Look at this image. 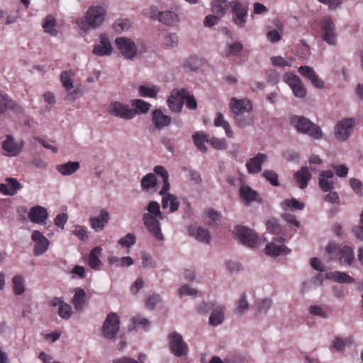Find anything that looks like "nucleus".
<instances>
[{
  "label": "nucleus",
  "mask_w": 363,
  "mask_h": 363,
  "mask_svg": "<svg viewBox=\"0 0 363 363\" xmlns=\"http://www.w3.org/2000/svg\"><path fill=\"white\" fill-rule=\"evenodd\" d=\"M273 301L271 298L265 297L256 301L257 311L261 313H266L271 308Z\"/></svg>",
  "instance_id": "nucleus-51"
},
{
  "label": "nucleus",
  "mask_w": 363,
  "mask_h": 363,
  "mask_svg": "<svg viewBox=\"0 0 363 363\" xmlns=\"http://www.w3.org/2000/svg\"><path fill=\"white\" fill-rule=\"evenodd\" d=\"M290 124L303 134L308 135L315 140L323 138L320 128L304 116L293 115L289 118Z\"/></svg>",
  "instance_id": "nucleus-3"
},
{
  "label": "nucleus",
  "mask_w": 363,
  "mask_h": 363,
  "mask_svg": "<svg viewBox=\"0 0 363 363\" xmlns=\"http://www.w3.org/2000/svg\"><path fill=\"white\" fill-rule=\"evenodd\" d=\"M309 313L313 315L319 316L322 318L326 319L328 318V315L325 313L322 307L316 305L311 306L308 308Z\"/></svg>",
  "instance_id": "nucleus-62"
},
{
  "label": "nucleus",
  "mask_w": 363,
  "mask_h": 363,
  "mask_svg": "<svg viewBox=\"0 0 363 363\" xmlns=\"http://www.w3.org/2000/svg\"><path fill=\"white\" fill-rule=\"evenodd\" d=\"M32 240L35 242L33 253L36 256L44 254L49 247L50 241L38 230H34L31 236Z\"/></svg>",
  "instance_id": "nucleus-18"
},
{
  "label": "nucleus",
  "mask_w": 363,
  "mask_h": 363,
  "mask_svg": "<svg viewBox=\"0 0 363 363\" xmlns=\"http://www.w3.org/2000/svg\"><path fill=\"white\" fill-rule=\"evenodd\" d=\"M8 109L16 113H22V107L16 101L11 99L6 94L0 93V115L5 113Z\"/></svg>",
  "instance_id": "nucleus-25"
},
{
  "label": "nucleus",
  "mask_w": 363,
  "mask_h": 363,
  "mask_svg": "<svg viewBox=\"0 0 363 363\" xmlns=\"http://www.w3.org/2000/svg\"><path fill=\"white\" fill-rule=\"evenodd\" d=\"M108 262L116 267H124L132 265L134 262L130 257H118L113 255L108 257Z\"/></svg>",
  "instance_id": "nucleus-37"
},
{
  "label": "nucleus",
  "mask_w": 363,
  "mask_h": 363,
  "mask_svg": "<svg viewBox=\"0 0 363 363\" xmlns=\"http://www.w3.org/2000/svg\"><path fill=\"white\" fill-rule=\"evenodd\" d=\"M131 104L133 107H135L138 111V113H147L151 107V104L148 102H146L142 99H134L131 101Z\"/></svg>",
  "instance_id": "nucleus-53"
},
{
  "label": "nucleus",
  "mask_w": 363,
  "mask_h": 363,
  "mask_svg": "<svg viewBox=\"0 0 363 363\" xmlns=\"http://www.w3.org/2000/svg\"><path fill=\"white\" fill-rule=\"evenodd\" d=\"M240 196L247 202H251L256 200L257 191L252 190L247 185H242L240 188Z\"/></svg>",
  "instance_id": "nucleus-45"
},
{
  "label": "nucleus",
  "mask_w": 363,
  "mask_h": 363,
  "mask_svg": "<svg viewBox=\"0 0 363 363\" xmlns=\"http://www.w3.org/2000/svg\"><path fill=\"white\" fill-rule=\"evenodd\" d=\"M113 52V47L110 40L106 34H101L99 35V42H97L93 48V54L99 56H108Z\"/></svg>",
  "instance_id": "nucleus-17"
},
{
  "label": "nucleus",
  "mask_w": 363,
  "mask_h": 363,
  "mask_svg": "<svg viewBox=\"0 0 363 363\" xmlns=\"http://www.w3.org/2000/svg\"><path fill=\"white\" fill-rule=\"evenodd\" d=\"M154 172L162 178L163 186L162 187V194L165 191H169L170 189V184L169 182V173L165 168L161 165H157L154 167Z\"/></svg>",
  "instance_id": "nucleus-39"
},
{
  "label": "nucleus",
  "mask_w": 363,
  "mask_h": 363,
  "mask_svg": "<svg viewBox=\"0 0 363 363\" xmlns=\"http://www.w3.org/2000/svg\"><path fill=\"white\" fill-rule=\"evenodd\" d=\"M186 96L187 90L186 89H174L167 99L169 108L174 112H180L183 107L184 97Z\"/></svg>",
  "instance_id": "nucleus-14"
},
{
  "label": "nucleus",
  "mask_w": 363,
  "mask_h": 363,
  "mask_svg": "<svg viewBox=\"0 0 363 363\" xmlns=\"http://www.w3.org/2000/svg\"><path fill=\"white\" fill-rule=\"evenodd\" d=\"M233 16V22L239 28H242L246 24V18L248 12V6L241 4L239 1H231L228 3Z\"/></svg>",
  "instance_id": "nucleus-8"
},
{
  "label": "nucleus",
  "mask_w": 363,
  "mask_h": 363,
  "mask_svg": "<svg viewBox=\"0 0 363 363\" xmlns=\"http://www.w3.org/2000/svg\"><path fill=\"white\" fill-rule=\"evenodd\" d=\"M262 176L273 186H279L278 174L272 170H264Z\"/></svg>",
  "instance_id": "nucleus-55"
},
{
  "label": "nucleus",
  "mask_w": 363,
  "mask_h": 363,
  "mask_svg": "<svg viewBox=\"0 0 363 363\" xmlns=\"http://www.w3.org/2000/svg\"><path fill=\"white\" fill-rule=\"evenodd\" d=\"M225 311L226 308L225 306L220 305L216 306L211 314L209 324L213 326L220 325L224 321Z\"/></svg>",
  "instance_id": "nucleus-32"
},
{
  "label": "nucleus",
  "mask_w": 363,
  "mask_h": 363,
  "mask_svg": "<svg viewBox=\"0 0 363 363\" xmlns=\"http://www.w3.org/2000/svg\"><path fill=\"white\" fill-rule=\"evenodd\" d=\"M74 72L71 70H65L60 74V81L65 91H70L74 88L73 78Z\"/></svg>",
  "instance_id": "nucleus-38"
},
{
  "label": "nucleus",
  "mask_w": 363,
  "mask_h": 363,
  "mask_svg": "<svg viewBox=\"0 0 363 363\" xmlns=\"http://www.w3.org/2000/svg\"><path fill=\"white\" fill-rule=\"evenodd\" d=\"M159 194L162 196V208L163 209L169 208V212L170 213L178 210L180 203L175 195L169 193L168 191H165V192L162 194V189L160 191Z\"/></svg>",
  "instance_id": "nucleus-20"
},
{
  "label": "nucleus",
  "mask_w": 363,
  "mask_h": 363,
  "mask_svg": "<svg viewBox=\"0 0 363 363\" xmlns=\"http://www.w3.org/2000/svg\"><path fill=\"white\" fill-rule=\"evenodd\" d=\"M247 298L246 293H242L239 299L236 302V307L234 309V313L236 315H242L249 309L250 306Z\"/></svg>",
  "instance_id": "nucleus-43"
},
{
  "label": "nucleus",
  "mask_w": 363,
  "mask_h": 363,
  "mask_svg": "<svg viewBox=\"0 0 363 363\" xmlns=\"http://www.w3.org/2000/svg\"><path fill=\"white\" fill-rule=\"evenodd\" d=\"M328 277L334 281L339 283H354V279L345 272H333L328 274Z\"/></svg>",
  "instance_id": "nucleus-44"
},
{
  "label": "nucleus",
  "mask_w": 363,
  "mask_h": 363,
  "mask_svg": "<svg viewBox=\"0 0 363 363\" xmlns=\"http://www.w3.org/2000/svg\"><path fill=\"white\" fill-rule=\"evenodd\" d=\"M284 240V238L282 237L274 238L272 242L266 245V254L273 257L289 254L291 250L286 246L282 245Z\"/></svg>",
  "instance_id": "nucleus-16"
},
{
  "label": "nucleus",
  "mask_w": 363,
  "mask_h": 363,
  "mask_svg": "<svg viewBox=\"0 0 363 363\" xmlns=\"http://www.w3.org/2000/svg\"><path fill=\"white\" fill-rule=\"evenodd\" d=\"M355 120L353 118H347L340 121L335 129V136L337 140L345 141L349 138L353 131Z\"/></svg>",
  "instance_id": "nucleus-11"
},
{
  "label": "nucleus",
  "mask_w": 363,
  "mask_h": 363,
  "mask_svg": "<svg viewBox=\"0 0 363 363\" xmlns=\"http://www.w3.org/2000/svg\"><path fill=\"white\" fill-rule=\"evenodd\" d=\"M164 43L167 48H176L179 43V37L176 33H169L164 37Z\"/></svg>",
  "instance_id": "nucleus-54"
},
{
  "label": "nucleus",
  "mask_w": 363,
  "mask_h": 363,
  "mask_svg": "<svg viewBox=\"0 0 363 363\" xmlns=\"http://www.w3.org/2000/svg\"><path fill=\"white\" fill-rule=\"evenodd\" d=\"M58 314L63 319H69L72 314L71 306L67 303H64L58 308Z\"/></svg>",
  "instance_id": "nucleus-56"
},
{
  "label": "nucleus",
  "mask_w": 363,
  "mask_h": 363,
  "mask_svg": "<svg viewBox=\"0 0 363 363\" xmlns=\"http://www.w3.org/2000/svg\"><path fill=\"white\" fill-rule=\"evenodd\" d=\"M326 252L329 255H334L341 264L350 266L354 259L353 250L347 245L340 248L335 243H329L326 247Z\"/></svg>",
  "instance_id": "nucleus-5"
},
{
  "label": "nucleus",
  "mask_w": 363,
  "mask_h": 363,
  "mask_svg": "<svg viewBox=\"0 0 363 363\" xmlns=\"http://www.w3.org/2000/svg\"><path fill=\"white\" fill-rule=\"evenodd\" d=\"M142 265L144 268H153L155 266V261L150 254L142 252L141 254Z\"/></svg>",
  "instance_id": "nucleus-59"
},
{
  "label": "nucleus",
  "mask_w": 363,
  "mask_h": 363,
  "mask_svg": "<svg viewBox=\"0 0 363 363\" xmlns=\"http://www.w3.org/2000/svg\"><path fill=\"white\" fill-rule=\"evenodd\" d=\"M80 167L79 162L69 161L67 162L57 164L56 170L62 176H70L74 174Z\"/></svg>",
  "instance_id": "nucleus-31"
},
{
  "label": "nucleus",
  "mask_w": 363,
  "mask_h": 363,
  "mask_svg": "<svg viewBox=\"0 0 363 363\" xmlns=\"http://www.w3.org/2000/svg\"><path fill=\"white\" fill-rule=\"evenodd\" d=\"M110 220L109 213L106 209L100 210L99 216L91 217L89 219L91 227L96 232L101 231Z\"/></svg>",
  "instance_id": "nucleus-23"
},
{
  "label": "nucleus",
  "mask_w": 363,
  "mask_h": 363,
  "mask_svg": "<svg viewBox=\"0 0 363 363\" xmlns=\"http://www.w3.org/2000/svg\"><path fill=\"white\" fill-rule=\"evenodd\" d=\"M227 0H213L211 3L213 13L223 16L225 13V5Z\"/></svg>",
  "instance_id": "nucleus-50"
},
{
  "label": "nucleus",
  "mask_w": 363,
  "mask_h": 363,
  "mask_svg": "<svg viewBox=\"0 0 363 363\" xmlns=\"http://www.w3.org/2000/svg\"><path fill=\"white\" fill-rule=\"evenodd\" d=\"M189 233L191 236L195 237L196 239L200 242H203L206 244L210 243L211 236L207 230L196 226L189 227Z\"/></svg>",
  "instance_id": "nucleus-33"
},
{
  "label": "nucleus",
  "mask_w": 363,
  "mask_h": 363,
  "mask_svg": "<svg viewBox=\"0 0 363 363\" xmlns=\"http://www.w3.org/2000/svg\"><path fill=\"white\" fill-rule=\"evenodd\" d=\"M120 329V318L116 313H110L107 315L103 326V336L108 340H115Z\"/></svg>",
  "instance_id": "nucleus-7"
},
{
  "label": "nucleus",
  "mask_w": 363,
  "mask_h": 363,
  "mask_svg": "<svg viewBox=\"0 0 363 363\" xmlns=\"http://www.w3.org/2000/svg\"><path fill=\"white\" fill-rule=\"evenodd\" d=\"M298 72L303 77L308 79L311 83L317 89H323L325 86L324 82L320 79L318 75L315 73L313 67L310 66H301L298 68Z\"/></svg>",
  "instance_id": "nucleus-19"
},
{
  "label": "nucleus",
  "mask_w": 363,
  "mask_h": 363,
  "mask_svg": "<svg viewBox=\"0 0 363 363\" xmlns=\"http://www.w3.org/2000/svg\"><path fill=\"white\" fill-rule=\"evenodd\" d=\"M294 178L299 188L304 189L307 187L311 179V174L307 167H302L300 170L294 174Z\"/></svg>",
  "instance_id": "nucleus-28"
},
{
  "label": "nucleus",
  "mask_w": 363,
  "mask_h": 363,
  "mask_svg": "<svg viewBox=\"0 0 363 363\" xmlns=\"http://www.w3.org/2000/svg\"><path fill=\"white\" fill-rule=\"evenodd\" d=\"M72 304L76 311H82L86 306V292L82 289H77L73 296Z\"/></svg>",
  "instance_id": "nucleus-36"
},
{
  "label": "nucleus",
  "mask_w": 363,
  "mask_h": 363,
  "mask_svg": "<svg viewBox=\"0 0 363 363\" xmlns=\"http://www.w3.org/2000/svg\"><path fill=\"white\" fill-rule=\"evenodd\" d=\"M147 212L143 215L144 225L148 232L159 241L164 240V235L161 230L160 220L163 219V215L160 211L158 202L152 201L146 207Z\"/></svg>",
  "instance_id": "nucleus-1"
},
{
  "label": "nucleus",
  "mask_w": 363,
  "mask_h": 363,
  "mask_svg": "<svg viewBox=\"0 0 363 363\" xmlns=\"http://www.w3.org/2000/svg\"><path fill=\"white\" fill-rule=\"evenodd\" d=\"M106 111L110 116L123 120H132L138 114L136 109L116 101H112L108 105Z\"/></svg>",
  "instance_id": "nucleus-4"
},
{
  "label": "nucleus",
  "mask_w": 363,
  "mask_h": 363,
  "mask_svg": "<svg viewBox=\"0 0 363 363\" xmlns=\"http://www.w3.org/2000/svg\"><path fill=\"white\" fill-rule=\"evenodd\" d=\"M193 140L194 145L202 152L207 151V147L205 145L206 142H208L207 136L204 132H196L193 135Z\"/></svg>",
  "instance_id": "nucleus-40"
},
{
  "label": "nucleus",
  "mask_w": 363,
  "mask_h": 363,
  "mask_svg": "<svg viewBox=\"0 0 363 363\" xmlns=\"http://www.w3.org/2000/svg\"><path fill=\"white\" fill-rule=\"evenodd\" d=\"M152 121L157 129L161 130L169 125L171 118L169 116L164 114L160 109H155L152 113Z\"/></svg>",
  "instance_id": "nucleus-26"
},
{
  "label": "nucleus",
  "mask_w": 363,
  "mask_h": 363,
  "mask_svg": "<svg viewBox=\"0 0 363 363\" xmlns=\"http://www.w3.org/2000/svg\"><path fill=\"white\" fill-rule=\"evenodd\" d=\"M160 88L155 85H141L138 88L139 95L142 97L155 98L160 91Z\"/></svg>",
  "instance_id": "nucleus-41"
},
{
  "label": "nucleus",
  "mask_w": 363,
  "mask_h": 363,
  "mask_svg": "<svg viewBox=\"0 0 363 363\" xmlns=\"http://www.w3.org/2000/svg\"><path fill=\"white\" fill-rule=\"evenodd\" d=\"M23 140L16 141L13 136L8 135L6 139L2 143V149L5 151V155L7 157L18 156L24 147Z\"/></svg>",
  "instance_id": "nucleus-15"
},
{
  "label": "nucleus",
  "mask_w": 363,
  "mask_h": 363,
  "mask_svg": "<svg viewBox=\"0 0 363 363\" xmlns=\"http://www.w3.org/2000/svg\"><path fill=\"white\" fill-rule=\"evenodd\" d=\"M169 345L171 352L176 357H184L188 353V345L179 333L174 332L169 335Z\"/></svg>",
  "instance_id": "nucleus-9"
},
{
  "label": "nucleus",
  "mask_w": 363,
  "mask_h": 363,
  "mask_svg": "<svg viewBox=\"0 0 363 363\" xmlns=\"http://www.w3.org/2000/svg\"><path fill=\"white\" fill-rule=\"evenodd\" d=\"M159 21L166 26H174L179 23V18L174 11H164L160 13Z\"/></svg>",
  "instance_id": "nucleus-35"
},
{
  "label": "nucleus",
  "mask_w": 363,
  "mask_h": 363,
  "mask_svg": "<svg viewBox=\"0 0 363 363\" xmlns=\"http://www.w3.org/2000/svg\"><path fill=\"white\" fill-rule=\"evenodd\" d=\"M235 234L244 245L253 247L257 244V235L249 228L238 225L235 228Z\"/></svg>",
  "instance_id": "nucleus-12"
},
{
  "label": "nucleus",
  "mask_w": 363,
  "mask_h": 363,
  "mask_svg": "<svg viewBox=\"0 0 363 363\" xmlns=\"http://www.w3.org/2000/svg\"><path fill=\"white\" fill-rule=\"evenodd\" d=\"M6 181L8 183V186L6 184L4 195L13 196L21 188V184L14 178L9 177L6 179Z\"/></svg>",
  "instance_id": "nucleus-47"
},
{
  "label": "nucleus",
  "mask_w": 363,
  "mask_h": 363,
  "mask_svg": "<svg viewBox=\"0 0 363 363\" xmlns=\"http://www.w3.org/2000/svg\"><path fill=\"white\" fill-rule=\"evenodd\" d=\"M102 248L101 247H95L93 248L89 255L88 263L89 267L94 269H99L102 262L100 259L101 257Z\"/></svg>",
  "instance_id": "nucleus-34"
},
{
  "label": "nucleus",
  "mask_w": 363,
  "mask_h": 363,
  "mask_svg": "<svg viewBox=\"0 0 363 363\" xmlns=\"http://www.w3.org/2000/svg\"><path fill=\"white\" fill-rule=\"evenodd\" d=\"M267 159L264 153H258L254 157L250 158L246 163V168L249 174H255L262 171V164Z\"/></svg>",
  "instance_id": "nucleus-21"
},
{
  "label": "nucleus",
  "mask_w": 363,
  "mask_h": 363,
  "mask_svg": "<svg viewBox=\"0 0 363 363\" xmlns=\"http://www.w3.org/2000/svg\"><path fill=\"white\" fill-rule=\"evenodd\" d=\"M157 185V178L154 173H148L141 179V187L143 190L149 191Z\"/></svg>",
  "instance_id": "nucleus-42"
},
{
  "label": "nucleus",
  "mask_w": 363,
  "mask_h": 363,
  "mask_svg": "<svg viewBox=\"0 0 363 363\" xmlns=\"http://www.w3.org/2000/svg\"><path fill=\"white\" fill-rule=\"evenodd\" d=\"M350 184L357 195L359 196H363V184L360 180L352 178L350 180Z\"/></svg>",
  "instance_id": "nucleus-57"
},
{
  "label": "nucleus",
  "mask_w": 363,
  "mask_h": 363,
  "mask_svg": "<svg viewBox=\"0 0 363 363\" xmlns=\"http://www.w3.org/2000/svg\"><path fill=\"white\" fill-rule=\"evenodd\" d=\"M117 49L122 56L128 60H134L138 54L135 43L130 38L119 37L115 40Z\"/></svg>",
  "instance_id": "nucleus-6"
},
{
  "label": "nucleus",
  "mask_w": 363,
  "mask_h": 363,
  "mask_svg": "<svg viewBox=\"0 0 363 363\" xmlns=\"http://www.w3.org/2000/svg\"><path fill=\"white\" fill-rule=\"evenodd\" d=\"M55 19L51 16H48L44 19L43 28L45 33H49L52 36H56L57 30L55 28Z\"/></svg>",
  "instance_id": "nucleus-48"
},
{
  "label": "nucleus",
  "mask_w": 363,
  "mask_h": 363,
  "mask_svg": "<svg viewBox=\"0 0 363 363\" xmlns=\"http://www.w3.org/2000/svg\"><path fill=\"white\" fill-rule=\"evenodd\" d=\"M210 143L216 150H225L228 147V143L224 138H213L211 139Z\"/></svg>",
  "instance_id": "nucleus-63"
},
{
  "label": "nucleus",
  "mask_w": 363,
  "mask_h": 363,
  "mask_svg": "<svg viewBox=\"0 0 363 363\" xmlns=\"http://www.w3.org/2000/svg\"><path fill=\"white\" fill-rule=\"evenodd\" d=\"M161 301V297L158 294L150 296L145 301V306L150 310H154L156 305Z\"/></svg>",
  "instance_id": "nucleus-60"
},
{
  "label": "nucleus",
  "mask_w": 363,
  "mask_h": 363,
  "mask_svg": "<svg viewBox=\"0 0 363 363\" xmlns=\"http://www.w3.org/2000/svg\"><path fill=\"white\" fill-rule=\"evenodd\" d=\"M243 45L240 42L236 41L229 43L225 49V55L227 57L237 56L242 50Z\"/></svg>",
  "instance_id": "nucleus-46"
},
{
  "label": "nucleus",
  "mask_w": 363,
  "mask_h": 363,
  "mask_svg": "<svg viewBox=\"0 0 363 363\" xmlns=\"http://www.w3.org/2000/svg\"><path fill=\"white\" fill-rule=\"evenodd\" d=\"M321 35L322 38L328 44L335 45L337 44V31L336 27L330 17H325L321 22Z\"/></svg>",
  "instance_id": "nucleus-10"
},
{
  "label": "nucleus",
  "mask_w": 363,
  "mask_h": 363,
  "mask_svg": "<svg viewBox=\"0 0 363 363\" xmlns=\"http://www.w3.org/2000/svg\"><path fill=\"white\" fill-rule=\"evenodd\" d=\"M281 208L284 211H287L288 208L290 207H292L293 208H295L296 210L301 211L304 208V203L302 202H300L296 199H286L281 203Z\"/></svg>",
  "instance_id": "nucleus-52"
},
{
  "label": "nucleus",
  "mask_w": 363,
  "mask_h": 363,
  "mask_svg": "<svg viewBox=\"0 0 363 363\" xmlns=\"http://www.w3.org/2000/svg\"><path fill=\"white\" fill-rule=\"evenodd\" d=\"M178 294L180 297L184 296H196L198 294V291L187 284H184L178 289Z\"/></svg>",
  "instance_id": "nucleus-58"
},
{
  "label": "nucleus",
  "mask_w": 363,
  "mask_h": 363,
  "mask_svg": "<svg viewBox=\"0 0 363 363\" xmlns=\"http://www.w3.org/2000/svg\"><path fill=\"white\" fill-rule=\"evenodd\" d=\"M267 80L268 83L276 85L279 82V74L275 70H267L266 72Z\"/></svg>",
  "instance_id": "nucleus-64"
},
{
  "label": "nucleus",
  "mask_w": 363,
  "mask_h": 363,
  "mask_svg": "<svg viewBox=\"0 0 363 363\" xmlns=\"http://www.w3.org/2000/svg\"><path fill=\"white\" fill-rule=\"evenodd\" d=\"M284 82L289 84L292 89L294 94L296 97L304 98L306 96L307 91L301 79L296 74L288 72L284 75Z\"/></svg>",
  "instance_id": "nucleus-13"
},
{
  "label": "nucleus",
  "mask_w": 363,
  "mask_h": 363,
  "mask_svg": "<svg viewBox=\"0 0 363 363\" xmlns=\"http://www.w3.org/2000/svg\"><path fill=\"white\" fill-rule=\"evenodd\" d=\"M13 290L15 294L21 295L25 291V280L21 275H16L12 279Z\"/></svg>",
  "instance_id": "nucleus-49"
},
{
  "label": "nucleus",
  "mask_w": 363,
  "mask_h": 363,
  "mask_svg": "<svg viewBox=\"0 0 363 363\" xmlns=\"http://www.w3.org/2000/svg\"><path fill=\"white\" fill-rule=\"evenodd\" d=\"M150 327V321L142 316L137 315L130 319V324L128 325V330L132 331L138 329H143L145 331L148 330Z\"/></svg>",
  "instance_id": "nucleus-30"
},
{
  "label": "nucleus",
  "mask_w": 363,
  "mask_h": 363,
  "mask_svg": "<svg viewBox=\"0 0 363 363\" xmlns=\"http://www.w3.org/2000/svg\"><path fill=\"white\" fill-rule=\"evenodd\" d=\"M30 220L35 223L45 224L48 213L45 208L40 206L32 207L28 213Z\"/></svg>",
  "instance_id": "nucleus-24"
},
{
  "label": "nucleus",
  "mask_w": 363,
  "mask_h": 363,
  "mask_svg": "<svg viewBox=\"0 0 363 363\" xmlns=\"http://www.w3.org/2000/svg\"><path fill=\"white\" fill-rule=\"evenodd\" d=\"M106 11L99 6H91L86 12L84 18H78L77 25L84 32H88L90 28L100 27L106 17Z\"/></svg>",
  "instance_id": "nucleus-2"
},
{
  "label": "nucleus",
  "mask_w": 363,
  "mask_h": 363,
  "mask_svg": "<svg viewBox=\"0 0 363 363\" xmlns=\"http://www.w3.org/2000/svg\"><path fill=\"white\" fill-rule=\"evenodd\" d=\"M234 122L240 128H245L253 125L254 116L250 112L240 113L233 115Z\"/></svg>",
  "instance_id": "nucleus-29"
},
{
  "label": "nucleus",
  "mask_w": 363,
  "mask_h": 363,
  "mask_svg": "<svg viewBox=\"0 0 363 363\" xmlns=\"http://www.w3.org/2000/svg\"><path fill=\"white\" fill-rule=\"evenodd\" d=\"M334 177V173L331 170L322 171L318 178V184L323 191H329L334 188V183L332 179Z\"/></svg>",
  "instance_id": "nucleus-27"
},
{
  "label": "nucleus",
  "mask_w": 363,
  "mask_h": 363,
  "mask_svg": "<svg viewBox=\"0 0 363 363\" xmlns=\"http://www.w3.org/2000/svg\"><path fill=\"white\" fill-rule=\"evenodd\" d=\"M118 243L121 246L130 247L135 243V236L132 233H128L118 240Z\"/></svg>",
  "instance_id": "nucleus-61"
},
{
  "label": "nucleus",
  "mask_w": 363,
  "mask_h": 363,
  "mask_svg": "<svg viewBox=\"0 0 363 363\" xmlns=\"http://www.w3.org/2000/svg\"><path fill=\"white\" fill-rule=\"evenodd\" d=\"M230 108L233 115L250 112L252 110L251 101L248 99H237L233 98L230 100Z\"/></svg>",
  "instance_id": "nucleus-22"
}]
</instances>
